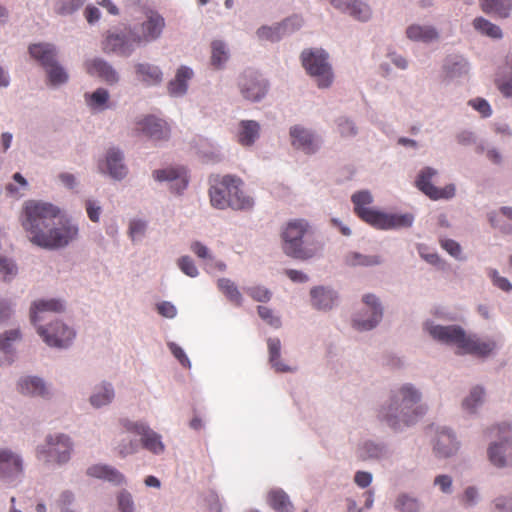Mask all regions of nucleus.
<instances>
[{"mask_svg": "<svg viewBox=\"0 0 512 512\" xmlns=\"http://www.w3.org/2000/svg\"><path fill=\"white\" fill-rule=\"evenodd\" d=\"M59 209L52 204L36 201L25 203L21 224L28 234L29 240L46 249H58L67 246L78 235L77 226L64 222L53 226Z\"/></svg>", "mask_w": 512, "mask_h": 512, "instance_id": "obj_1", "label": "nucleus"}, {"mask_svg": "<svg viewBox=\"0 0 512 512\" xmlns=\"http://www.w3.org/2000/svg\"><path fill=\"white\" fill-rule=\"evenodd\" d=\"M420 399L421 394L412 385H403L392 394L389 405L380 412L381 417L395 430L414 424L426 410L418 405Z\"/></svg>", "mask_w": 512, "mask_h": 512, "instance_id": "obj_2", "label": "nucleus"}, {"mask_svg": "<svg viewBox=\"0 0 512 512\" xmlns=\"http://www.w3.org/2000/svg\"><path fill=\"white\" fill-rule=\"evenodd\" d=\"M209 197L211 205L219 210H249L253 199L242 189L243 181L233 175H213L209 179Z\"/></svg>", "mask_w": 512, "mask_h": 512, "instance_id": "obj_3", "label": "nucleus"}, {"mask_svg": "<svg viewBox=\"0 0 512 512\" xmlns=\"http://www.w3.org/2000/svg\"><path fill=\"white\" fill-rule=\"evenodd\" d=\"M312 236V229L306 220L289 221L281 233L284 253L294 259H311L320 249V245Z\"/></svg>", "mask_w": 512, "mask_h": 512, "instance_id": "obj_4", "label": "nucleus"}, {"mask_svg": "<svg viewBox=\"0 0 512 512\" xmlns=\"http://www.w3.org/2000/svg\"><path fill=\"white\" fill-rule=\"evenodd\" d=\"M426 329L434 339L445 344L455 345L462 353L484 357L489 355L496 348L494 341H484L476 335H467L465 331L457 325H426Z\"/></svg>", "mask_w": 512, "mask_h": 512, "instance_id": "obj_5", "label": "nucleus"}, {"mask_svg": "<svg viewBox=\"0 0 512 512\" xmlns=\"http://www.w3.org/2000/svg\"><path fill=\"white\" fill-rule=\"evenodd\" d=\"M351 201L354 204L355 214L377 229H397L410 227L414 217L410 213L389 214L369 208L373 197L369 191H359L352 195Z\"/></svg>", "mask_w": 512, "mask_h": 512, "instance_id": "obj_6", "label": "nucleus"}, {"mask_svg": "<svg viewBox=\"0 0 512 512\" xmlns=\"http://www.w3.org/2000/svg\"><path fill=\"white\" fill-rule=\"evenodd\" d=\"M302 66L317 83L319 88H328L334 79L328 54L323 49L310 48L301 53Z\"/></svg>", "mask_w": 512, "mask_h": 512, "instance_id": "obj_7", "label": "nucleus"}, {"mask_svg": "<svg viewBox=\"0 0 512 512\" xmlns=\"http://www.w3.org/2000/svg\"><path fill=\"white\" fill-rule=\"evenodd\" d=\"M32 58L37 60L46 70L51 85H60L68 80V74L56 61V50L51 44H33L29 47Z\"/></svg>", "mask_w": 512, "mask_h": 512, "instance_id": "obj_8", "label": "nucleus"}, {"mask_svg": "<svg viewBox=\"0 0 512 512\" xmlns=\"http://www.w3.org/2000/svg\"><path fill=\"white\" fill-rule=\"evenodd\" d=\"M510 426L503 424L489 430V435L497 436L501 442H494L488 448L490 462L497 467H504L512 464V441L510 439Z\"/></svg>", "mask_w": 512, "mask_h": 512, "instance_id": "obj_9", "label": "nucleus"}, {"mask_svg": "<svg viewBox=\"0 0 512 512\" xmlns=\"http://www.w3.org/2000/svg\"><path fill=\"white\" fill-rule=\"evenodd\" d=\"M72 442L65 434L48 435L44 445L38 449L39 459L47 463L62 464L70 459Z\"/></svg>", "mask_w": 512, "mask_h": 512, "instance_id": "obj_10", "label": "nucleus"}, {"mask_svg": "<svg viewBox=\"0 0 512 512\" xmlns=\"http://www.w3.org/2000/svg\"><path fill=\"white\" fill-rule=\"evenodd\" d=\"M240 93L244 99L252 102H258L263 99L268 92V82L257 71L246 70L238 79Z\"/></svg>", "mask_w": 512, "mask_h": 512, "instance_id": "obj_11", "label": "nucleus"}, {"mask_svg": "<svg viewBox=\"0 0 512 512\" xmlns=\"http://www.w3.org/2000/svg\"><path fill=\"white\" fill-rule=\"evenodd\" d=\"M437 171L431 167L423 168L416 181V187L431 200L450 199L455 195V186L448 184L444 188H438L431 183V179Z\"/></svg>", "mask_w": 512, "mask_h": 512, "instance_id": "obj_12", "label": "nucleus"}, {"mask_svg": "<svg viewBox=\"0 0 512 512\" xmlns=\"http://www.w3.org/2000/svg\"><path fill=\"white\" fill-rule=\"evenodd\" d=\"M121 425L127 432L141 436V443L145 449L154 454L164 451L165 446L161 441V436L144 423L121 420Z\"/></svg>", "mask_w": 512, "mask_h": 512, "instance_id": "obj_13", "label": "nucleus"}, {"mask_svg": "<svg viewBox=\"0 0 512 512\" xmlns=\"http://www.w3.org/2000/svg\"><path fill=\"white\" fill-rule=\"evenodd\" d=\"M164 27V18L159 13L150 11L147 14V19L141 24V34L130 31V36L133 43L140 45L159 38Z\"/></svg>", "mask_w": 512, "mask_h": 512, "instance_id": "obj_14", "label": "nucleus"}, {"mask_svg": "<svg viewBox=\"0 0 512 512\" xmlns=\"http://www.w3.org/2000/svg\"><path fill=\"white\" fill-rule=\"evenodd\" d=\"M37 331L44 342L51 347H65L75 336L71 328L58 322L47 328L39 326Z\"/></svg>", "mask_w": 512, "mask_h": 512, "instance_id": "obj_15", "label": "nucleus"}, {"mask_svg": "<svg viewBox=\"0 0 512 512\" xmlns=\"http://www.w3.org/2000/svg\"><path fill=\"white\" fill-rule=\"evenodd\" d=\"M153 176L157 181H169L170 189L175 193H181L188 184L187 174L184 168H167L155 170Z\"/></svg>", "mask_w": 512, "mask_h": 512, "instance_id": "obj_16", "label": "nucleus"}, {"mask_svg": "<svg viewBox=\"0 0 512 512\" xmlns=\"http://www.w3.org/2000/svg\"><path fill=\"white\" fill-rule=\"evenodd\" d=\"M137 130L153 140L167 139L170 133L167 123L154 116H147L137 122Z\"/></svg>", "mask_w": 512, "mask_h": 512, "instance_id": "obj_17", "label": "nucleus"}, {"mask_svg": "<svg viewBox=\"0 0 512 512\" xmlns=\"http://www.w3.org/2000/svg\"><path fill=\"white\" fill-rule=\"evenodd\" d=\"M363 302L371 313L368 319L356 318L353 320V326L360 331L370 330L374 328L382 318V308L378 303V299L373 294H367L363 297Z\"/></svg>", "mask_w": 512, "mask_h": 512, "instance_id": "obj_18", "label": "nucleus"}, {"mask_svg": "<svg viewBox=\"0 0 512 512\" xmlns=\"http://www.w3.org/2000/svg\"><path fill=\"white\" fill-rule=\"evenodd\" d=\"M131 36L129 38L120 34H108L102 42V50L107 53H116L121 56H128L134 50Z\"/></svg>", "mask_w": 512, "mask_h": 512, "instance_id": "obj_19", "label": "nucleus"}, {"mask_svg": "<svg viewBox=\"0 0 512 512\" xmlns=\"http://www.w3.org/2000/svg\"><path fill=\"white\" fill-rule=\"evenodd\" d=\"M88 74L98 76L106 83L112 85L118 82L119 76L113 67L100 58L89 60L85 63Z\"/></svg>", "mask_w": 512, "mask_h": 512, "instance_id": "obj_20", "label": "nucleus"}, {"mask_svg": "<svg viewBox=\"0 0 512 512\" xmlns=\"http://www.w3.org/2000/svg\"><path fill=\"white\" fill-rule=\"evenodd\" d=\"M290 136L292 145L307 154L314 153L318 148L314 135L301 126L296 125L291 127Z\"/></svg>", "mask_w": 512, "mask_h": 512, "instance_id": "obj_21", "label": "nucleus"}, {"mask_svg": "<svg viewBox=\"0 0 512 512\" xmlns=\"http://www.w3.org/2000/svg\"><path fill=\"white\" fill-rule=\"evenodd\" d=\"M64 311V305L60 300L49 299L35 301L30 309V320L36 325L38 322L46 318L48 312H62Z\"/></svg>", "mask_w": 512, "mask_h": 512, "instance_id": "obj_22", "label": "nucleus"}, {"mask_svg": "<svg viewBox=\"0 0 512 512\" xmlns=\"http://www.w3.org/2000/svg\"><path fill=\"white\" fill-rule=\"evenodd\" d=\"M22 472V460L9 450H0V477L13 478Z\"/></svg>", "mask_w": 512, "mask_h": 512, "instance_id": "obj_23", "label": "nucleus"}, {"mask_svg": "<svg viewBox=\"0 0 512 512\" xmlns=\"http://www.w3.org/2000/svg\"><path fill=\"white\" fill-rule=\"evenodd\" d=\"M260 125L254 120H242L239 123L237 131V141L240 145L249 147L252 146L259 138Z\"/></svg>", "mask_w": 512, "mask_h": 512, "instance_id": "obj_24", "label": "nucleus"}, {"mask_svg": "<svg viewBox=\"0 0 512 512\" xmlns=\"http://www.w3.org/2000/svg\"><path fill=\"white\" fill-rule=\"evenodd\" d=\"M123 155L119 150L110 149L107 152L105 166L107 173L114 179H122L127 174V169L123 164Z\"/></svg>", "mask_w": 512, "mask_h": 512, "instance_id": "obj_25", "label": "nucleus"}, {"mask_svg": "<svg viewBox=\"0 0 512 512\" xmlns=\"http://www.w3.org/2000/svg\"><path fill=\"white\" fill-rule=\"evenodd\" d=\"M458 449V443L455 437L447 430H442L438 433L434 451L439 457H449L453 455Z\"/></svg>", "mask_w": 512, "mask_h": 512, "instance_id": "obj_26", "label": "nucleus"}, {"mask_svg": "<svg viewBox=\"0 0 512 512\" xmlns=\"http://www.w3.org/2000/svg\"><path fill=\"white\" fill-rule=\"evenodd\" d=\"M303 23V19L294 16L286 19L282 24L276 27H261L257 31V35L260 39H265L269 41H278L281 38V31L288 27L290 24L295 26V28H299Z\"/></svg>", "mask_w": 512, "mask_h": 512, "instance_id": "obj_27", "label": "nucleus"}, {"mask_svg": "<svg viewBox=\"0 0 512 512\" xmlns=\"http://www.w3.org/2000/svg\"><path fill=\"white\" fill-rule=\"evenodd\" d=\"M87 474L95 478L107 480L116 485H120L125 481L123 474L114 467L108 465H93L88 468Z\"/></svg>", "mask_w": 512, "mask_h": 512, "instance_id": "obj_28", "label": "nucleus"}, {"mask_svg": "<svg viewBox=\"0 0 512 512\" xmlns=\"http://www.w3.org/2000/svg\"><path fill=\"white\" fill-rule=\"evenodd\" d=\"M407 37L412 41L430 43L438 39L439 34L433 26L410 25L406 30Z\"/></svg>", "mask_w": 512, "mask_h": 512, "instance_id": "obj_29", "label": "nucleus"}, {"mask_svg": "<svg viewBox=\"0 0 512 512\" xmlns=\"http://www.w3.org/2000/svg\"><path fill=\"white\" fill-rule=\"evenodd\" d=\"M135 71L137 78L146 85H157L163 78V73L160 68L149 63L137 64Z\"/></svg>", "mask_w": 512, "mask_h": 512, "instance_id": "obj_30", "label": "nucleus"}, {"mask_svg": "<svg viewBox=\"0 0 512 512\" xmlns=\"http://www.w3.org/2000/svg\"><path fill=\"white\" fill-rule=\"evenodd\" d=\"M193 76V71L186 67L181 66L175 75V78L168 84L169 93L172 96L183 95L187 91V81Z\"/></svg>", "mask_w": 512, "mask_h": 512, "instance_id": "obj_31", "label": "nucleus"}, {"mask_svg": "<svg viewBox=\"0 0 512 512\" xmlns=\"http://www.w3.org/2000/svg\"><path fill=\"white\" fill-rule=\"evenodd\" d=\"M480 7L486 14L506 18L512 10V0H480Z\"/></svg>", "mask_w": 512, "mask_h": 512, "instance_id": "obj_32", "label": "nucleus"}, {"mask_svg": "<svg viewBox=\"0 0 512 512\" xmlns=\"http://www.w3.org/2000/svg\"><path fill=\"white\" fill-rule=\"evenodd\" d=\"M269 506L277 512H293L289 496L282 489H272L267 494Z\"/></svg>", "mask_w": 512, "mask_h": 512, "instance_id": "obj_33", "label": "nucleus"}, {"mask_svg": "<svg viewBox=\"0 0 512 512\" xmlns=\"http://www.w3.org/2000/svg\"><path fill=\"white\" fill-rule=\"evenodd\" d=\"M310 294L312 305L319 310L332 308L336 300L334 292L323 287L313 288Z\"/></svg>", "mask_w": 512, "mask_h": 512, "instance_id": "obj_34", "label": "nucleus"}, {"mask_svg": "<svg viewBox=\"0 0 512 512\" xmlns=\"http://www.w3.org/2000/svg\"><path fill=\"white\" fill-rule=\"evenodd\" d=\"M496 85L504 96L512 97V57H508L506 65L501 67Z\"/></svg>", "mask_w": 512, "mask_h": 512, "instance_id": "obj_35", "label": "nucleus"}, {"mask_svg": "<svg viewBox=\"0 0 512 512\" xmlns=\"http://www.w3.org/2000/svg\"><path fill=\"white\" fill-rule=\"evenodd\" d=\"M269 361L277 372H289L291 368L280 360L281 342L278 338H270L267 341Z\"/></svg>", "mask_w": 512, "mask_h": 512, "instance_id": "obj_36", "label": "nucleus"}, {"mask_svg": "<svg viewBox=\"0 0 512 512\" xmlns=\"http://www.w3.org/2000/svg\"><path fill=\"white\" fill-rule=\"evenodd\" d=\"M115 393L111 384L103 383L96 391L90 396V403L95 408H100L112 402Z\"/></svg>", "mask_w": 512, "mask_h": 512, "instance_id": "obj_37", "label": "nucleus"}, {"mask_svg": "<svg viewBox=\"0 0 512 512\" xmlns=\"http://www.w3.org/2000/svg\"><path fill=\"white\" fill-rule=\"evenodd\" d=\"M19 391L22 394L44 396L46 387L43 381L36 377H27L22 379L19 384Z\"/></svg>", "mask_w": 512, "mask_h": 512, "instance_id": "obj_38", "label": "nucleus"}, {"mask_svg": "<svg viewBox=\"0 0 512 512\" xmlns=\"http://www.w3.org/2000/svg\"><path fill=\"white\" fill-rule=\"evenodd\" d=\"M220 291L235 305L240 306L242 304V295L239 292L237 286L229 279L222 278L217 283Z\"/></svg>", "mask_w": 512, "mask_h": 512, "instance_id": "obj_39", "label": "nucleus"}, {"mask_svg": "<svg viewBox=\"0 0 512 512\" xmlns=\"http://www.w3.org/2000/svg\"><path fill=\"white\" fill-rule=\"evenodd\" d=\"M473 26L477 31L491 38L499 39L502 37V31L500 27L483 17L475 18L473 21Z\"/></svg>", "mask_w": 512, "mask_h": 512, "instance_id": "obj_40", "label": "nucleus"}, {"mask_svg": "<svg viewBox=\"0 0 512 512\" xmlns=\"http://www.w3.org/2000/svg\"><path fill=\"white\" fill-rule=\"evenodd\" d=\"M211 64L220 68L228 60L229 54L225 44L222 41L215 40L211 44Z\"/></svg>", "mask_w": 512, "mask_h": 512, "instance_id": "obj_41", "label": "nucleus"}, {"mask_svg": "<svg viewBox=\"0 0 512 512\" xmlns=\"http://www.w3.org/2000/svg\"><path fill=\"white\" fill-rule=\"evenodd\" d=\"M345 261L349 266H373L381 262L379 256H367L356 252L348 254Z\"/></svg>", "mask_w": 512, "mask_h": 512, "instance_id": "obj_42", "label": "nucleus"}, {"mask_svg": "<svg viewBox=\"0 0 512 512\" xmlns=\"http://www.w3.org/2000/svg\"><path fill=\"white\" fill-rule=\"evenodd\" d=\"M84 4V0H57L54 10L59 15H69L77 11Z\"/></svg>", "mask_w": 512, "mask_h": 512, "instance_id": "obj_43", "label": "nucleus"}, {"mask_svg": "<svg viewBox=\"0 0 512 512\" xmlns=\"http://www.w3.org/2000/svg\"><path fill=\"white\" fill-rule=\"evenodd\" d=\"M108 99L109 93L103 88H98L92 94L86 95L87 104L94 109H103Z\"/></svg>", "mask_w": 512, "mask_h": 512, "instance_id": "obj_44", "label": "nucleus"}, {"mask_svg": "<svg viewBox=\"0 0 512 512\" xmlns=\"http://www.w3.org/2000/svg\"><path fill=\"white\" fill-rule=\"evenodd\" d=\"M348 14L353 16L357 20L366 21L369 19L371 11L367 4L359 0H353L352 5H350Z\"/></svg>", "mask_w": 512, "mask_h": 512, "instance_id": "obj_45", "label": "nucleus"}, {"mask_svg": "<svg viewBox=\"0 0 512 512\" xmlns=\"http://www.w3.org/2000/svg\"><path fill=\"white\" fill-rule=\"evenodd\" d=\"M21 338V333L19 329H12L6 331L5 333L0 335V351L5 354H8L11 350L13 342L19 340Z\"/></svg>", "mask_w": 512, "mask_h": 512, "instance_id": "obj_46", "label": "nucleus"}, {"mask_svg": "<svg viewBox=\"0 0 512 512\" xmlns=\"http://www.w3.org/2000/svg\"><path fill=\"white\" fill-rule=\"evenodd\" d=\"M17 274V267L13 261L8 258L0 257V278L4 281H10Z\"/></svg>", "mask_w": 512, "mask_h": 512, "instance_id": "obj_47", "label": "nucleus"}, {"mask_svg": "<svg viewBox=\"0 0 512 512\" xmlns=\"http://www.w3.org/2000/svg\"><path fill=\"white\" fill-rule=\"evenodd\" d=\"M396 508L402 512H417L420 504L415 498L401 495L396 501Z\"/></svg>", "mask_w": 512, "mask_h": 512, "instance_id": "obj_48", "label": "nucleus"}, {"mask_svg": "<svg viewBox=\"0 0 512 512\" xmlns=\"http://www.w3.org/2000/svg\"><path fill=\"white\" fill-rule=\"evenodd\" d=\"M484 396V390L481 387H475L470 395L463 401V407L469 411H473L474 408L482 402Z\"/></svg>", "mask_w": 512, "mask_h": 512, "instance_id": "obj_49", "label": "nucleus"}, {"mask_svg": "<svg viewBox=\"0 0 512 512\" xmlns=\"http://www.w3.org/2000/svg\"><path fill=\"white\" fill-rule=\"evenodd\" d=\"M178 267L189 277H196L199 273L194 261L189 256H182L179 258Z\"/></svg>", "mask_w": 512, "mask_h": 512, "instance_id": "obj_50", "label": "nucleus"}, {"mask_svg": "<svg viewBox=\"0 0 512 512\" xmlns=\"http://www.w3.org/2000/svg\"><path fill=\"white\" fill-rule=\"evenodd\" d=\"M246 293L257 302H268L271 298V292L261 286L250 287Z\"/></svg>", "mask_w": 512, "mask_h": 512, "instance_id": "obj_51", "label": "nucleus"}, {"mask_svg": "<svg viewBox=\"0 0 512 512\" xmlns=\"http://www.w3.org/2000/svg\"><path fill=\"white\" fill-rule=\"evenodd\" d=\"M259 316L267 322L270 326L278 328L281 325L280 318L275 316L273 311L266 306H258L257 308Z\"/></svg>", "mask_w": 512, "mask_h": 512, "instance_id": "obj_52", "label": "nucleus"}, {"mask_svg": "<svg viewBox=\"0 0 512 512\" xmlns=\"http://www.w3.org/2000/svg\"><path fill=\"white\" fill-rule=\"evenodd\" d=\"M338 128L342 137L354 136L357 133L355 125L346 118H340L338 120Z\"/></svg>", "mask_w": 512, "mask_h": 512, "instance_id": "obj_53", "label": "nucleus"}, {"mask_svg": "<svg viewBox=\"0 0 512 512\" xmlns=\"http://www.w3.org/2000/svg\"><path fill=\"white\" fill-rule=\"evenodd\" d=\"M168 347L173 356L181 363L183 367H190V360L180 346H178L176 343L171 342L168 344Z\"/></svg>", "mask_w": 512, "mask_h": 512, "instance_id": "obj_54", "label": "nucleus"}, {"mask_svg": "<svg viewBox=\"0 0 512 512\" xmlns=\"http://www.w3.org/2000/svg\"><path fill=\"white\" fill-rule=\"evenodd\" d=\"M489 276L491 277L493 284L499 289L509 292L512 290V284L508 279L501 277L496 270H490Z\"/></svg>", "mask_w": 512, "mask_h": 512, "instance_id": "obj_55", "label": "nucleus"}, {"mask_svg": "<svg viewBox=\"0 0 512 512\" xmlns=\"http://www.w3.org/2000/svg\"><path fill=\"white\" fill-rule=\"evenodd\" d=\"M469 105L477 110L483 117H488L492 113L491 107L485 99L477 98L470 100Z\"/></svg>", "mask_w": 512, "mask_h": 512, "instance_id": "obj_56", "label": "nucleus"}, {"mask_svg": "<svg viewBox=\"0 0 512 512\" xmlns=\"http://www.w3.org/2000/svg\"><path fill=\"white\" fill-rule=\"evenodd\" d=\"M118 506L120 512H133L134 503L131 495L127 492L120 493L118 496Z\"/></svg>", "mask_w": 512, "mask_h": 512, "instance_id": "obj_57", "label": "nucleus"}, {"mask_svg": "<svg viewBox=\"0 0 512 512\" xmlns=\"http://www.w3.org/2000/svg\"><path fill=\"white\" fill-rule=\"evenodd\" d=\"M441 247L446 250L451 256L459 258L461 254V247L459 243L452 239H442L440 241Z\"/></svg>", "mask_w": 512, "mask_h": 512, "instance_id": "obj_58", "label": "nucleus"}, {"mask_svg": "<svg viewBox=\"0 0 512 512\" xmlns=\"http://www.w3.org/2000/svg\"><path fill=\"white\" fill-rule=\"evenodd\" d=\"M146 223L142 220H132L129 226V234L133 240L144 235Z\"/></svg>", "mask_w": 512, "mask_h": 512, "instance_id": "obj_59", "label": "nucleus"}, {"mask_svg": "<svg viewBox=\"0 0 512 512\" xmlns=\"http://www.w3.org/2000/svg\"><path fill=\"white\" fill-rule=\"evenodd\" d=\"M157 311L164 317L173 318L176 316L177 310L170 302H161L157 305Z\"/></svg>", "mask_w": 512, "mask_h": 512, "instance_id": "obj_60", "label": "nucleus"}, {"mask_svg": "<svg viewBox=\"0 0 512 512\" xmlns=\"http://www.w3.org/2000/svg\"><path fill=\"white\" fill-rule=\"evenodd\" d=\"M191 251L201 259L211 258L209 249L199 241H195L190 246Z\"/></svg>", "mask_w": 512, "mask_h": 512, "instance_id": "obj_61", "label": "nucleus"}, {"mask_svg": "<svg viewBox=\"0 0 512 512\" xmlns=\"http://www.w3.org/2000/svg\"><path fill=\"white\" fill-rule=\"evenodd\" d=\"M86 211H87L88 217L91 221H93V222L99 221L101 207L97 206L94 201H92V200L86 201Z\"/></svg>", "mask_w": 512, "mask_h": 512, "instance_id": "obj_62", "label": "nucleus"}, {"mask_svg": "<svg viewBox=\"0 0 512 512\" xmlns=\"http://www.w3.org/2000/svg\"><path fill=\"white\" fill-rule=\"evenodd\" d=\"M74 501V497L70 492L62 493L59 499V506L62 512H76L73 509H70V505H72Z\"/></svg>", "mask_w": 512, "mask_h": 512, "instance_id": "obj_63", "label": "nucleus"}, {"mask_svg": "<svg viewBox=\"0 0 512 512\" xmlns=\"http://www.w3.org/2000/svg\"><path fill=\"white\" fill-rule=\"evenodd\" d=\"M354 481L359 487L366 488L370 485L372 476L368 472L358 471L355 474Z\"/></svg>", "mask_w": 512, "mask_h": 512, "instance_id": "obj_64", "label": "nucleus"}]
</instances>
